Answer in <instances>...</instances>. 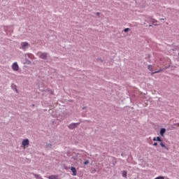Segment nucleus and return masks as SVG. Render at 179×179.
Instances as JSON below:
<instances>
[{
    "label": "nucleus",
    "instance_id": "14",
    "mask_svg": "<svg viewBox=\"0 0 179 179\" xmlns=\"http://www.w3.org/2000/svg\"><path fill=\"white\" fill-rule=\"evenodd\" d=\"M155 23H157V20H152V24H155Z\"/></svg>",
    "mask_w": 179,
    "mask_h": 179
},
{
    "label": "nucleus",
    "instance_id": "17",
    "mask_svg": "<svg viewBox=\"0 0 179 179\" xmlns=\"http://www.w3.org/2000/svg\"><path fill=\"white\" fill-rule=\"evenodd\" d=\"M97 16H100V13H96Z\"/></svg>",
    "mask_w": 179,
    "mask_h": 179
},
{
    "label": "nucleus",
    "instance_id": "12",
    "mask_svg": "<svg viewBox=\"0 0 179 179\" xmlns=\"http://www.w3.org/2000/svg\"><path fill=\"white\" fill-rule=\"evenodd\" d=\"M159 72H162V70L153 72V73H152V75H155V73H159Z\"/></svg>",
    "mask_w": 179,
    "mask_h": 179
},
{
    "label": "nucleus",
    "instance_id": "5",
    "mask_svg": "<svg viewBox=\"0 0 179 179\" xmlns=\"http://www.w3.org/2000/svg\"><path fill=\"white\" fill-rule=\"evenodd\" d=\"M164 134H166V129L162 128L160 130V135L161 136H164Z\"/></svg>",
    "mask_w": 179,
    "mask_h": 179
},
{
    "label": "nucleus",
    "instance_id": "10",
    "mask_svg": "<svg viewBox=\"0 0 179 179\" xmlns=\"http://www.w3.org/2000/svg\"><path fill=\"white\" fill-rule=\"evenodd\" d=\"M122 177H124V178H127V171H122Z\"/></svg>",
    "mask_w": 179,
    "mask_h": 179
},
{
    "label": "nucleus",
    "instance_id": "15",
    "mask_svg": "<svg viewBox=\"0 0 179 179\" xmlns=\"http://www.w3.org/2000/svg\"><path fill=\"white\" fill-rule=\"evenodd\" d=\"M84 164L86 166V165H87V164H89V161H85V162H84Z\"/></svg>",
    "mask_w": 179,
    "mask_h": 179
},
{
    "label": "nucleus",
    "instance_id": "4",
    "mask_svg": "<svg viewBox=\"0 0 179 179\" xmlns=\"http://www.w3.org/2000/svg\"><path fill=\"white\" fill-rule=\"evenodd\" d=\"M29 139H24L22 141V146L24 148H26V146H29Z\"/></svg>",
    "mask_w": 179,
    "mask_h": 179
},
{
    "label": "nucleus",
    "instance_id": "16",
    "mask_svg": "<svg viewBox=\"0 0 179 179\" xmlns=\"http://www.w3.org/2000/svg\"><path fill=\"white\" fill-rule=\"evenodd\" d=\"M154 146H157V143H154Z\"/></svg>",
    "mask_w": 179,
    "mask_h": 179
},
{
    "label": "nucleus",
    "instance_id": "19",
    "mask_svg": "<svg viewBox=\"0 0 179 179\" xmlns=\"http://www.w3.org/2000/svg\"><path fill=\"white\" fill-rule=\"evenodd\" d=\"M160 20H164V18H161Z\"/></svg>",
    "mask_w": 179,
    "mask_h": 179
},
{
    "label": "nucleus",
    "instance_id": "9",
    "mask_svg": "<svg viewBox=\"0 0 179 179\" xmlns=\"http://www.w3.org/2000/svg\"><path fill=\"white\" fill-rule=\"evenodd\" d=\"M152 141H158V142H162V138H160V137H154Z\"/></svg>",
    "mask_w": 179,
    "mask_h": 179
},
{
    "label": "nucleus",
    "instance_id": "18",
    "mask_svg": "<svg viewBox=\"0 0 179 179\" xmlns=\"http://www.w3.org/2000/svg\"><path fill=\"white\" fill-rule=\"evenodd\" d=\"M36 178H38V175L35 176Z\"/></svg>",
    "mask_w": 179,
    "mask_h": 179
},
{
    "label": "nucleus",
    "instance_id": "1",
    "mask_svg": "<svg viewBox=\"0 0 179 179\" xmlns=\"http://www.w3.org/2000/svg\"><path fill=\"white\" fill-rule=\"evenodd\" d=\"M38 55L42 59H47V57H48L47 53L38 52Z\"/></svg>",
    "mask_w": 179,
    "mask_h": 179
},
{
    "label": "nucleus",
    "instance_id": "20",
    "mask_svg": "<svg viewBox=\"0 0 179 179\" xmlns=\"http://www.w3.org/2000/svg\"><path fill=\"white\" fill-rule=\"evenodd\" d=\"M178 127H179V123H178Z\"/></svg>",
    "mask_w": 179,
    "mask_h": 179
},
{
    "label": "nucleus",
    "instance_id": "8",
    "mask_svg": "<svg viewBox=\"0 0 179 179\" xmlns=\"http://www.w3.org/2000/svg\"><path fill=\"white\" fill-rule=\"evenodd\" d=\"M160 146H162V148H164V149H166V150H169V148L167 146H166L164 145V143H163V142L160 141Z\"/></svg>",
    "mask_w": 179,
    "mask_h": 179
},
{
    "label": "nucleus",
    "instance_id": "7",
    "mask_svg": "<svg viewBox=\"0 0 179 179\" xmlns=\"http://www.w3.org/2000/svg\"><path fill=\"white\" fill-rule=\"evenodd\" d=\"M71 170L73 173V176H76V169L75 167H71Z\"/></svg>",
    "mask_w": 179,
    "mask_h": 179
},
{
    "label": "nucleus",
    "instance_id": "6",
    "mask_svg": "<svg viewBox=\"0 0 179 179\" xmlns=\"http://www.w3.org/2000/svg\"><path fill=\"white\" fill-rule=\"evenodd\" d=\"M21 45H22V48L24 50V48H26V47H27V45H29V43L27 42H23L21 43Z\"/></svg>",
    "mask_w": 179,
    "mask_h": 179
},
{
    "label": "nucleus",
    "instance_id": "11",
    "mask_svg": "<svg viewBox=\"0 0 179 179\" xmlns=\"http://www.w3.org/2000/svg\"><path fill=\"white\" fill-rule=\"evenodd\" d=\"M148 69H149V71H150L152 72V71H153V66L152 65H149Z\"/></svg>",
    "mask_w": 179,
    "mask_h": 179
},
{
    "label": "nucleus",
    "instance_id": "3",
    "mask_svg": "<svg viewBox=\"0 0 179 179\" xmlns=\"http://www.w3.org/2000/svg\"><path fill=\"white\" fill-rule=\"evenodd\" d=\"M12 69L14 71H19V65H17V62H15L13 64Z\"/></svg>",
    "mask_w": 179,
    "mask_h": 179
},
{
    "label": "nucleus",
    "instance_id": "13",
    "mask_svg": "<svg viewBox=\"0 0 179 179\" xmlns=\"http://www.w3.org/2000/svg\"><path fill=\"white\" fill-rule=\"evenodd\" d=\"M124 31L127 33V31H129V28L124 29Z\"/></svg>",
    "mask_w": 179,
    "mask_h": 179
},
{
    "label": "nucleus",
    "instance_id": "2",
    "mask_svg": "<svg viewBox=\"0 0 179 179\" xmlns=\"http://www.w3.org/2000/svg\"><path fill=\"white\" fill-rule=\"evenodd\" d=\"M78 125H79V123H72L69 126V128L70 129H75Z\"/></svg>",
    "mask_w": 179,
    "mask_h": 179
}]
</instances>
